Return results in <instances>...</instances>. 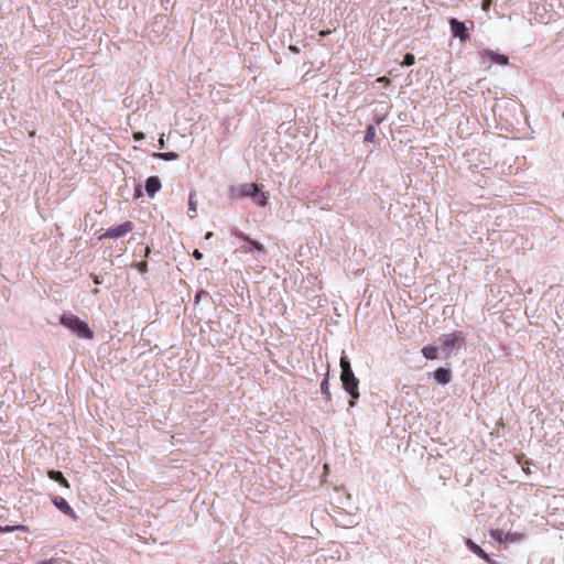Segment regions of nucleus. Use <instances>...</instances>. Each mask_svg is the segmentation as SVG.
I'll return each mask as SVG.
<instances>
[{
  "label": "nucleus",
  "mask_w": 564,
  "mask_h": 564,
  "mask_svg": "<svg viewBox=\"0 0 564 564\" xmlns=\"http://www.w3.org/2000/svg\"><path fill=\"white\" fill-rule=\"evenodd\" d=\"M340 381L344 390L350 395L349 406L354 408L358 400L359 393V380L355 376L349 358L343 352L340 360Z\"/></svg>",
  "instance_id": "1"
},
{
  "label": "nucleus",
  "mask_w": 564,
  "mask_h": 564,
  "mask_svg": "<svg viewBox=\"0 0 564 564\" xmlns=\"http://www.w3.org/2000/svg\"><path fill=\"white\" fill-rule=\"evenodd\" d=\"M230 192L231 196L235 198H252L258 206H265L268 203L267 195L256 183H248L239 185L238 187H231Z\"/></svg>",
  "instance_id": "2"
},
{
  "label": "nucleus",
  "mask_w": 564,
  "mask_h": 564,
  "mask_svg": "<svg viewBox=\"0 0 564 564\" xmlns=\"http://www.w3.org/2000/svg\"><path fill=\"white\" fill-rule=\"evenodd\" d=\"M61 324L80 338H94V332L89 328L88 324L74 314H63Z\"/></svg>",
  "instance_id": "3"
},
{
  "label": "nucleus",
  "mask_w": 564,
  "mask_h": 564,
  "mask_svg": "<svg viewBox=\"0 0 564 564\" xmlns=\"http://www.w3.org/2000/svg\"><path fill=\"white\" fill-rule=\"evenodd\" d=\"M451 32L460 43H466L470 39V31L474 29V21H459L456 18L449 19Z\"/></svg>",
  "instance_id": "4"
},
{
  "label": "nucleus",
  "mask_w": 564,
  "mask_h": 564,
  "mask_svg": "<svg viewBox=\"0 0 564 564\" xmlns=\"http://www.w3.org/2000/svg\"><path fill=\"white\" fill-rule=\"evenodd\" d=\"M464 339L465 335L463 332L446 334L442 337L441 349L448 357L451 355V350L457 347Z\"/></svg>",
  "instance_id": "5"
},
{
  "label": "nucleus",
  "mask_w": 564,
  "mask_h": 564,
  "mask_svg": "<svg viewBox=\"0 0 564 564\" xmlns=\"http://www.w3.org/2000/svg\"><path fill=\"white\" fill-rule=\"evenodd\" d=\"M133 229L131 221H124L116 227L108 228L101 238L117 239L126 236Z\"/></svg>",
  "instance_id": "6"
},
{
  "label": "nucleus",
  "mask_w": 564,
  "mask_h": 564,
  "mask_svg": "<svg viewBox=\"0 0 564 564\" xmlns=\"http://www.w3.org/2000/svg\"><path fill=\"white\" fill-rule=\"evenodd\" d=\"M51 500H52L53 505L64 514L69 516L74 520L79 519L77 513L74 511V509L68 505V502L64 498L58 497V496H53Z\"/></svg>",
  "instance_id": "7"
},
{
  "label": "nucleus",
  "mask_w": 564,
  "mask_h": 564,
  "mask_svg": "<svg viewBox=\"0 0 564 564\" xmlns=\"http://www.w3.org/2000/svg\"><path fill=\"white\" fill-rule=\"evenodd\" d=\"M491 538L498 542H517L522 539V534L505 532L503 530L496 529L491 531Z\"/></svg>",
  "instance_id": "8"
},
{
  "label": "nucleus",
  "mask_w": 564,
  "mask_h": 564,
  "mask_svg": "<svg viewBox=\"0 0 564 564\" xmlns=\"http://www.w3.org/2000/svg\"><path fill=\"white\" fill-rule=\"evenodd\" d=\"M235 236L238 237L239 239L247 241L250 245L249 248L243 247V250L246 252H250L251 250L262 252L264 250L262 243H260L259 241H257L254 239H251L248 235L243 234L242 231H239V230L235 231Z\"/></svg>",
  "instance_id": "9"
},
{
  "label": "nucleus",
  "mask_w": 564,
  "mask_h": 564,
  "mask_svg": "<svg viewBox=\"0 0 564 564\" xmlns=\"http://www.w3.org/2000/svg\"><path fill=\"white\" fill-rule=\"evenodd\" d=\"M465 543H466L467 547L474 554H476L478 557L482 558L488 564H495L494 561L490 558V556L478 544H476L473 540L466 539Z\"/></svg>",
  "instance_id": "10"
},
{
  "label": "nucleus",
  "mask_w": 564,
  "mask_h": 564,
  "mask_svg": "<svg viewBox=\"0 0 564 564\" xmlns=\"http://www.w3.org/2000/svg\"><path fill=\"white\" fill-rule=\"evenodd\" d=\"M161 181L159 176H150L145 181V191L149 197H154L161 189Z\"/></svg>",
  "instance_id": "11"
},
{
  "label": "nucleus",
  "mask_w": 564,
  "mask_h": 564,
  "mask_svg": "<svg viewBox=\"0 0 564 564\" xmlns=\"http://www.w3.org/2000/svg\"><path fill=\"white\" fill-rule=\"evenodd\" d=\"M434 379L440 384H447L452 380V371L448 368L440 367L433 372Z\"/></svg>",
  "instance_id": "12"
},
{
  "label": "nucleus",
  "mask_w": 564,
  "mask_h": 564,
  "mask_svg": "<svg viewBox=\"0 0 564 564\" xmlns=\"http://www.w3.org/2000/svg\"><path fill=\"white\" fill-rule=\"evenodd\" d=\"M482 56L488 57L491 62L497 63L499 65H507L509 63V57L503 54H499L497 52H494L491 50H484Z\"/></svg>",
  "instance_id": "13"
},
{
  "label": "nucleus",
  "mask_w": 564,
  "mask_h": 564,
  "mask_svg": "<svg viewBox=\"0 0 564 564\" xmlns=\"http://www.w3.org/2000/svg\"><path fill=\"white\" fill-rule=\"evenodd\" d=\"M47 476H48L50 479L58 482L59 485H62V486H64L66 488L69 487V482L64 477L62 471L52 469V470H48Z\"/></svg>",
  "instance_id": "14"
},
{
  "label": "nucleus",
  "mask_w": 564,
  "mask_h": 564,
  "mask_svg": "<svg viewBox=\"0 0 564 564\" xmlns=\"http://www.w3.org/2000/svg\"><path fill=\"white\" fill-rule=\"evenodd\" d=\"M321 392L325 395L326 401H330L332 394L329 391V368L327 367V372L321 382Z\"/></svg>",
  "instance_id": "15"
},
{
  "label": "nucleus",
  "mask_w": 564,
  "mask_h": 564,
  "mask_svg": "<svg viewBox=\"0 0 564 564\" xmlns=\"http://www.w3.org/2000/svg\"><path fill=\"white\" fill-rule=\"evenodd\" d=\"M422 355L424 358L429 360H434L437 358V347L433 345H427L422 348Z\"/></svg>",
  "instance_id": "16"
},
{
  "label": "nucleus",
  "mask_w": 564,
  "mask_h": 564,
  "mask_svg": "<svg viewBox=\"0 0 564 564\" xmlns=\"http://www.w3.org/2000/svg\"><path fill=\"white\" fill-rule=\"evenodd\" d=\"M153 156L163 161H175L180 158L176 152H155Z\"/></svg>",
  "instance_id": "17"
},
{
  "label": "nucleus",
  "mask_w": 564,
  "mask_h": 564,
  "mask_svg": "<svg viewBox=\"0 0 564 564\" xmlns=\"http://www.w3.org/2000/svg\"><path fill=\"white\" fill-rule=\"evenodd\" d=\"M375 138H376V128L373 124H369L367 127V130H366V134H365V142H375Z\"/></svg>",
  "instance_id": "18"
},
{
  "label": "nucleus",
  "mask_w": 564,
  "mask_h": 564,
  "mask_svg": "<svg viewBox=\"0 0 564 564\" xmlns=\"http://www.w3.org/2000/svg\"><path fill=\"white\" fill-rule=\"evenodd\" d=\"M415 63V57L412 53H406L401 62L402 67L412 66Z\"/></svg>",
  "instance_id": "19"
},
{
  "label": "nucleus",
  "mask_w": 564,
  "mask_h": 564,
  "mask_svg": "<svg viewBox=\"0 0 564 564\" xmlns=\"http://www.w3.org/2000/svg\"><path fill=\"white\" fill-rule=\"evenodd\" d=\"M203 299H210V295L205 290H199L194 299V305L196 306Z\"/></svg>",
  "instance_id": "20"
},
{
  "label": "nucleus",
  "mask_w": 564,
  "mask_h": 564,
  "mask_svg": "<svg viewBox=\"0 0 564 564\" xmlns=\"http://www.w3.org/2000/svg\"><path fill=\"white\" fill-rule=\"evenodd\" d=\"M14 530L25 531L26 527H24L22 524L14 525V527L7 525V527H2V531L1 532H12Z\"/></svg>",
  "instance_id": "21"
},
{
  "label": "nucleus",
  "mask_w": 564,
  "mask_h": 564,
  "mask_svg": "<svg viewBox=\"0 0 564 564\" xmlns=\"http://www.w3.org/2000/svg\"><path fill=\"white\" fill-rule=\"evenodd\" d=\"M194 193H191L189 194V198H188V210L192 212L193 214L196 213V202L194 200Z\"/></svg>",
  "instance_id": "22"
},
{
  "label": "nucleus",
  "mask_w": 564,
  "mask_h": 564,
  "mask_svg": "<svg viewBox=\"0 0 564 564\" xmlns=\"http://www.w3.org/2000/svg\"><path fill=\"white\" fill-rule=\"evenodd\" d=\"M134 267L139 270V272L141 273H147L148 272V262L147 261H141V262H138L134 264Z\"/></svg>",
  "instance_id": "23"
},
{
  "label": "nucleus",
  "mask_w": 564,
  "mask_h": 564,
  "mask_svg": "<svg viewBox=\"0 0 564 564\" xmlns=\"http://www.w3.org/2000/svg\"><path fill=\"white\" fill-rule=\"evenodd\" d=\"M90 276H91V279H93L95 284H97V285L102 284L104 279H102L101 275H97V274L91 273Z\"/></svg>",
  "instance_id": "24"
},
{
  "label": "nucleus",
  "mask_w": 564,
  "mask_h": 564,
  "mask_svg": "<svg viewBox=\"0 0 564 564\" xmlns=\"http://www.w3.org/2000/svg\"><path fill=\"white\" fill-rule=\"evenodd\" d=\"M193 257L197 260H200L203 258V253L198 249H195L193 251Z\"/></svg>",
  "instance_id": "25"
},
{
  "label": "nucleus",
  "mask_w": 564,
  "mask_h": 564,
  "mask_svg": "<svg viewBox=\"0 0 564 564\" xmlns=\"http://www.w3.org/2000/svg\"><path fill=\"white\" fill-rule=\"evenodd\" d=\"M133 137H134L135 141H140V140L144 139V134L142 132H135Z\"/></svg>",
  "instance_id": "26"
},
{
  "label": "nucleus",
  "mask_w": 564,
  "mask_h": 564,
  "mask_svg": "<svg viewBox=\"0 0 564 564\" xmlns=\"http://www.w3.org/2000/svg\"><path fill=\"white\" fill-rule=\"evenodd\" d=\"M159 148L160 149H164L165 148L164 135H161L160 139H159Z\"/></svg>",
  "instance_id": "27"
},
{
  "label": "nucleus",
  "mask_w": 564,
  "mask_h": 564,
  "mask_svg": "<svg viewBox=\"0 0 564 564\" xmlns=\"http://www.w3.org/2000/svg\"><path fill=\"white\" fill-rule=\"evenodd\" d=\"M329 33H330L329 30H323L319 32V36L324 37V36L328 35Z\"/></svg>",
  "instance_id": "28"
},
{
  "label": "nucleus",
  "mask_w": 564,
  "mask_h": 564,
  "mask_svg": "<svg viewBox=\"0 0 564 564\" xmlns=\"http://www.w3.org/2000/svg\"><path fill=\"white\" fill-rule=\"evenodd\" d=\"M489 6H490L489 0H484L482 8L486 10L489 8Z\"/></svg>",
  "instance_id": "29"
},
{
  "label": "nucleus",
  "mask_w": 564,
  "mask_h": 564,
  "mask_svg": "<svg viewBox=\"0 0 564 564\" xmlns=\"http://www.w3.org/2000/svg\"><path fill=\"white\" fill-rule=\"evenodd\" d=\"M141 195H142L141 188H140V187H138V188L135 189V197H140Z\"/></svg>",
  "instance_id": "30"
},
{
  "label": "nucleus",
  "mask_w": 564,
  "mask_h": 564,
  "mask_svg": "<svg viewBox=\"0 0 564 564\" xmlns=\"http://www.w3.org/2000/svg\"><path fill=\"white\" fill-rule=\"evenodd\" d=\"M377 80L381 82V83H384V82H388L389 79L387 77H379Z\"/></svg>",
  "instance_id": "31"
},
{
  "label": "nucleus",
  "mask_w": 564,
  "mask_h": 564,
  "mask_svg": "<svg viewBox=\"0 0 564 564\" xmlns=\"http://www.w3.org/2000/svg\"><path fill=\"white\" fill-rule=\"evenodd\" d=\"M213 237V232L212 231H208L206 235H205V239H209Z\"/></svg>",
  "instance_id": "32"
},
{
  "label": "nucleus",
  "mask_w": 564,
  "mask_h": 564,
  "mask_svg": "<svg viewBox=\"0 0 564 564\" xmlns=\"http://www.w3.org/2000/svg\"><path fill=\"white\" fill-rule=\"evenodd\" d=\"M144 251H145V256H149V253H150V251H151V250H150V248H149V247H145Z\"/></svg>",
  "instance_id": "33"
},
{
  "label": "nucleus",
  "mask_w": 564,
  "mask_h": 564,
  "mask_svg": "<svg viewBox=\"0 0 564 564\" xmlns=\"http://www.w3.org/2000/svg\"><path fill=\"white\" fill-rule=\"evenodd\" d=\"M91 293L96 295V294H98V293H99V290H98V289H94V290L91 291Z\"/></svg>",
  "instance_id": "34"
},
{
  "label": "nucleus",
  "mask_w": 564,
  "mask_h": 564,
  "mask_svg": "<svg viewBox=\"0 0 564 564\" xmlns=\"http://www.w3.org/2000/svg\"><path fill=\"white\" fill-rule=\"evenodd\" d=\"M42 564H52V562L51 561H45Z\"/></svg>",
  "instance_id": "35"
},
{
  "label": "nucleus",
  "mask_w": 564,
  "mask_h": 564,
  "mask_svg": "<svg viewBox=\"0 0 564 564\" xmlns=\"http://www.w3.org/2000/svg\"><path fill=\"white\" fill-rule=\"evenodd\" d=\"M0 531H2V527L0 525Z\"/></svg>",
  "instance_id": "36"
},
{
  "label": "nucleus",
  "mask_w": 564,
  "mask_h": 564,
  "mask_svg": "<svg viewBox=\"0 0 564 564\" xmlns=\"http://www.w3.org/2000/svg\"><path fill=\"white\" fill-rule=\"evenodd\" d=\"M563 118H564V110H563Z\"/></svg>",
  "instance_id": "37"
}]
</instances>
